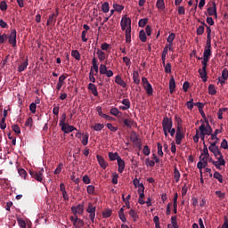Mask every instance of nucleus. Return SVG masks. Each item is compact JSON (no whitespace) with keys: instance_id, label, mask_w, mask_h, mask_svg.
I'll use <instances>...</instances> for the list:
<instances>
[{"instance_id":"f257e3e1","label":"nucleus","mask_w":228,"mask_h":228,"mask_svg":"<svg viewBox=\"0 0 228 228\" xmlns=\"http://www.w3.org/2000/svg\"><path fill=\"white\" fill-rule=\"evenodd\" d=\"M121 30L125 31V41L131 43V19L124 17L121 20Z\"/></svg>"},{"instance_id":"f03ea898","label":"nucleus","mask_w":228,"mask_h":228,"mask_svg":"<svg viewBox=\"0 0 228 228\" xmlns=\"http://www.w3.org/2000/svg\"><path fill=\"white\" fill-rule=\"evenodd\" d=\"M29 175H30V177L37 180V183H44V179H43L44 168H41L37 171L30 170Z\"/></svg>"},{"instance_id":"7ed1b4c3","label":"nucleus","mask_w":228,"mask_h":228,"mask_svg":"<svg viewBox=\"0 0 228 228\" xmlns=\"http://www.w3.org/2000/svg\"><path fill=\"white\" fill-rule=\"evenodd\" d=\"M205 123L207 124V127L205 124H201L200 126V132H201L202 135H210L213 134V128L209 126L208 120L205 119Z\"/></svg>"},{"instance_id":"20e7f679","label":"nucleus","mask_w":228,"mask_h":228,"mask_svg":"<svg viewBox=\"0 0 228 228\" xmlns=\"http://www.w3.org/2000/svg\"><path fill=\"white\" fill-rule=\"evenodd\" d=\"M142 84L143 85L144 91H146V94H148V96H151L153 94L152 85L149 83L146 77H142Z\"/></svg>"},{"instance_id":"39448f33","label":"nucleus","mask_w":228,"mask_h":228,"mask_svg":"<svg viewBox=\"0 0 228 228\" xmlns=\"http://www.w3.org/2000/svg\"><path fill=\"white\" fill-rule=\"evenodd\" d=\"M162 127H163V133L165 134L167 130L174 129L172 128L173 127L172 118H169L167 117L163 118Z\"/></svg>"},{"instance_id":"423d86ee","label":"nucleus","mask_w":228,"mask_h":228,"mask_svg":"<svg viewBox=\"0 0 228 228\" xmlns=\"http://www.w3.org/2000/svg\"><path fill=\"white\" fill-rule=\"evenodd\" d=\"M7 40L12 47H17V31L15 29L11 30L10 36H7Z\"/></svg>"},{"instance_id":"0eeeda50","label":"nucleus","mask_w":228,"mask_h":228,"mask_svg":"<svg viewBox=\"0 0 228 228\" xmlns=\"http://www.w3.org/2000/svg\"><path fill=\"white\" fill-rule=\"evenodd\" d=\"M86 211L89 214L88 217L90 218L91 223L94 224L95 207L93 205V203H88L87 209Z\"/></svg>"},{"instance_id":"6e6552de","label":"nucleus","mask_w":228,"mask_h":228,"mask_svg":"<svg viewBox=\"0 0 228 228\" xmlns=\"http://www.w3.org/2000/svg\"><path fill=\"white\" fill-rule=\"evenodd\" d=\"M85 211V205L84 204H78L77 206L71 207V213L73 215H83V212Z\"/></svg>"},{"instance_id":"1a4fd4ad","label":"nucleus","mask_w":228,"mask_h":228,"mask_svg":"<svg viewBox=\"0 0 228 228\" xmlns=\"http://www.w3.org/2000/svg\"><path fill=\"white\" fill-rule=\"evenodd\" d=\"M59 126H61V130L64 134L72 133L73 131L77 130L75 126H73L72 125H69V124L59 125Z\"/></svg>"},{"instance_id":"9d476101","label":"nucleus","mask_w":228,"mask_h":228,"mask_svg":"<svg viewBox=\"0 0 228 228\" xmlns=\"http://www.w3.org/2000/svg\"><path fill=\"white\" fill-rule=\"evenodd\" d=\"M203 56L205 60H209L211 57V43H206Z\"/></svg>"},{"instance_id":"9b49d317","label":"nucleus","mask_w":228,"mask_h":228,"mask_svg":"<svg viewBox=\"0 0 228 228\" xmlns=\"http://www.w3.org/2000/svg\"><path fill=\"white\" fill-rule=\"evenodd\" d=\"M183 138H184V134H183L180 128H177V133H175V144L181 145Z\"/></svg>"},{"instance_id":"f8f14e48","label":"nucleus","mask_w":228,"mask_h":228,"mask_svg":"<svg viewBox=\"0 0 228 228\" xmlns=\"http://www.w3.org/2000/svg\"><path fill=\"white\" fill-rule=\"evenodd\" d=\"M96 158H97L98 165H100V167H102L103 170H106L107 167H109V164L106 162L104 158H102L100 155H97Z\"/></svg>"},{"instance_id":"ddd939ff","label":"nucleus","mask_w":228,"mask_h":228,"mask_svg":"<svg viewBox=\"0 0 228 228\" xmlns=\"http://www.w3.org/2000/svg\"><path fill=\"white\" fill-rule=\"evenodd\" d=\"M218 161H213L212 165L216 167V169L221 170V166H225V160L221 157L217 158Z\"/></svg>"},{"instance_id":"4468645a","label":"nucleus","mask_w":228,"mask_h":228,"mask_svg":"<svg viewBox=\"0 0 228 228\" xmlns=\"http://www.w3.org/2000/svg\"><path fill=\"white\" fill-rule=\"evenodd\" d=\"M65 80H66L65 75H61V77H59L58 84L56 85V91L58 92L61 91V86L65 85Z\"/></svg>"},{"instance_id":"2eb2a0df","label":"nucleus","mask_w":228,"mask_h":228,"mask_svg":"<svg viewBox=\"0 0 228 228\" xmlns=\"http://www.w3.org/2000/svg\"><path fill=\"white\" fill-rule=\"evenodd\" d=\"M57 14L52 13L46 21V26H55Z\"/></svg>"},{"instance_id":"dca6fc26","label":"nucleus","mask_w":228,"mask_h":228,"mask_svg":"<svg viewBox=\"0 0 228 228\" xmlns=\"http://www.w3.org/2000/svg\"><path fill=\"white\" fill-rule=\"evenodd\" d=\"M87 89L90 90L91 94H93V95H94L95 97L99 96V93L97 92V86H95L94 84H88Z\"/></svg>"},{"instance_id":"f3484780","label":"nucleus","mask_w":228,"mask_h":228,"mask_svg":"<svg viewBox=\"0 0 228 228\" xmlns=\"http://www.w3.org/2000/svg\"><path fill=\"white\" fill-rule=\"evenodd\" d=\"M118 162V173L122 174L126 168V161L123 159L117 160Z\"/></svg>"},{"instance_id":"a211bd4d","label":"nucleus","mask_w":228,"mask_h":228,"mask_svg":"<svg viewBox=\"0 0 228 228\" xmlns=\"http://www.w3.org/2000/svg\"><path fill=\"white\" fill-rule=\"evenodd\" d=\"M108 158H110V161H119V160H122L121 157H119L118 153L115 152V153H112V152H110L108 153Z\"/></svg>"},{"instance_id":"6ab92c4d","label":"nucleus","mask_w":228,"mask_h":228,"mask_svg":"<svg viewBox=\"0 0 228 228\" xmlns=\"http://www.w3.org/2000/svg\"><path fill=\"white\" fill-rule=\"evenodd\" d=\"M91 63L93 64V66H91L90 70H94L95 74L99 73V65L97 64V59L93 58Z\"/></svg>"},{"instance_id":"aec40b11","label":"nucleus","mask_w":228,"mask_h":228,"mask_svg":"<svg viewBox=\"0 0 228 228\" xmlns=\"http://www.w3.org/2000/svg\"><path fill=\"white\" fill-rule=\"evenodd\" d=\"M118 216L119 217V220H121L122 223L126 224V215L124 214V207L118 211Z\"/></svg>"},{"instance_id":"412c9836","label":"nucleus","mask_w":228,"mask_h":228,"mask_svg":"<svg viewBox=\"0 0 228 228\" xmlns=\"http://www.w3.org/2000/svg\"><path fill=\"white\" fill-rule=\"evenodd\" d=\"M115 83H117L118 86H121L122 88H126V83L124 80H122V78H121V77H119V75L115 77Z\"/></svg>"},{"instance_id":"4be33fe9","label":"nucleus","mask_w":228,"mask_h":228,"mask_svg":"<svg viewBox=\"0 0 228 228\" xmlns=\"http://www.w3.org/2000/svg\"><path fill=\"white\" fill-rule=\"evenodd\" d=\"M207 69H198V73L200 74L201 79H202V82L206 83L207 82Z\"/></svg>"},{"instance_id":"5701e85b","label":"nucleus","mask_w":228,"mask_h":228,"mask_svg":"<svg viewBox=\"0 0 228 228\" xmlns=\"http://www.w3.org/2000/svg\"><path fill=\"white\" fill-rule=\"evenodd\" d=\"M27 67H28V59H25V61L18 67V72H24Z\"/></svg>"},{"instance_id":"b1692460","label":"nucleus","mask_w":228,"mask_h":228,"mask_svg":"<svg viewBox=\"0 0 228 228\" xmlns=\"http://www.w3.org/2000/svg\"><path fill=\"white\" fill-rule=\"evenodd\" d=\"M96 54L98 56V60H100V61H104L107 59L106 53L102 52L100 49H97Z\"/></svg>"},{"instance_id":"393cba45","label":"nucleus","mask_w":228,"mask_h":228,"mask_svg":"<svg viewBox=\"0 0 228 228\" xmlns=\"http://www.w3.org/2000/svg\"><path fill=\"white\" fill-rule=\"evenodd\" d=\"M173 177L175 178V183H178L180 181V172L179 169H177L176 167H175L174 172H173Z\"/></svg>"},{"instance_id":"a878e982","label":"nucleus","mask_w":228,"mask_h":228,"mask_svg":"<svg viewBox=\"0 0 228 228\" xmlns=\"http://www.w3.org/2000/svg\"><path fill=\"white\" fill-rule=\"evenodd\" d=\"M207 12H208L209 16H216V4H213L212 7H209L207 9Z\"/></svg>"},{"instance_id":"bb28decb","label":"nucleus","mask_w":228,"mask_h":228,"mask_svg":"<svg viewBox=\"0 0 228 228\" xmlns=\"http://www.w3.org/2000/svg\"><path fill=\"white\" fill-rule=\"evenodd\" d=\"M168 89L170 90V94H173V92H175V80L174 77L170 78V81L168 83Z\"/></svg>"},{"instance_id":"cd10ccee","label":"nucleus","mask_w":228,"mask_h":228,"mask_svg":"<svg viewBox=\"0 0 228 228\" xmlns=\"http://www.w3.org/2000/svg\"><path fill=\"white\" fill-rule=\"evenodd\" d=\"M200 23H201V26L198 27L197 28L198 36H201L204 33V28L208 27L204 21H200Z\"/></svg>"},{"instance_id":"c85d7f7f","label":"nucleus","mask_w":228,"mask_h":228,"mask_svg":"<svg viewBox=\"0 0 228 228\" xmlns=\"http://www.w3.org/2000/svg\"><path fill=\"white\" fill-rule=\"evenodd\" d=\"M208 150H209V151H211L212 153L220 151L218 146L216 145V142H210Z\"/></svg>"},{"instance_id":"c756f323","label":"nucleus","mask_w":228,"mask_h":228,"mask_svg":"<svg viewBox=\"0 0 228 228\" xmlns=\"http://www.w3.org/2000/svg\"><path fill=\"white\" fill-rule=\"evenodd\" d=\"M98 116L102 117L104 119L114 120V118H112V117H110L107 114L102 113V108L98 109Z\"/></svg>"},{"instance_id":"7c9ffc66","label":"nucleus","mask_w":228,"mask_h":228,"mask_svg":"<svg viewBox=\"0 0 228 228\" xmlns=\"http://www.w3.org/2000/svg\"><path fill=\"white\" fill-rule=\"evenodd\" d=\"M177 193L175 194V198H173V213L177 214Z\"/></svg>"},{"instance_id":"2f4dec72","label":"nucleus","mask_w":228,"mask_h":228,"mask_svg":"<svg viewBox=\"0 0 228 228\" xmlns=\"http://www.w3.org/2000/svg\"><path fill=\"white\" fill-rule=\"evenodd\" d=\"M129 216L132 217L134 222H136L139 219V216L136 214V211L134 209L129 210Z\"/></svg>"},{"instance_id":"473e14b6","label":"nucleus","mask_w":228,"mask_h":228,"mask_svg":"<svg viewBox=\"0 0 228 228\" xmlns=\"http://www.w3.org/2000/svg\"><path fill=\"white\" fill-rule=\"evenodd\" d=\"M213 177L218 180L219 183H224L223 175L219 174L218 171H216V173H214Z\"/></svg>"},{"instance_id":"72a5a7b5","label":"nucleus","mask_w":228,"mask_h":228,"mask_svg":"<svg viewBox=\"0 0 228 228\" xmlns=\"http://www.w3.org/2000/svg\"><path fill=\"white\" fill-rule=\"evenodd\" d=\"M228 111V108H221L218 110V112L216 115L218 116V119L221 120L223 119V114Z\"/></svg>"},{"instance_id":"f704fd0d","label":"nucleus","mask_w":228,"mask_h":228,"mask_svg":"<svg viewBox=\"0 0 228 228\" xmlns=\"http://www.w3.org/2000/svg\"><path fill=\"white\" fill-rule=\"evenodd\" d=\"M102 11L104 13H109L110 12L109 2H104V4H102Z\"/></svg>"},{"instance_id":"c9c22d12","label":"nucleus","mask_w":228,"mask_h":228,"mask_svg":"<svg viewBox=\"0 0 228 228\" xmlns=\"http://www.w3.org/2000/svg\"><path fill=\"white\" fill-rule=\"evenodd\" d=\"M73 226H75V228H83L85 227V222L83 220H77L73 223Z\"/></svg>"},{"instance_id":"e433bc0d","label":"nucleus","mask_w":228,"mask_h":228,"mask_svg":"<svg viewBox=\"0 0 228 228\" xmlns=\"http://www.w3.org/2000/svg\"><path fill=\"white\" fill-rule=\"evenodd\" d=\"M177 133L175 128L167 129L166 130V133H164L165 136L167 137L170 134V136L173 137Z\"/></svg>"},{"instance_id":"4c0bfd02","label":"nucleus","mask_w":228,"mask_h":228,"mask_svg":"<svg viewBox=\"0 0 228 228\" xmlns=\"http://www.w3.org/2000/svg\"><path fill=\"white\" fill-rule=\"evenodd\" d=\"M132 78L134 79V83L136 85H139L141 80L139 79V74L138 71H134Z\"/></svg>"},{"instance_id":"58836bf2","label":"nucleus","mask_w":228,"mask_h":228,"mask_svg":"<svg viewBox=\"0 0 228 228\" xmlns=\"http://www.w3.org/2000/svg\"><path fill=\"white\" fill-rule=\"evenodd\" d=\"M110 113L114 117H118V115H122L121 111H119L118 108H112L110 110Z\"/></svg>"},{"instance_id":"ea45409f","label":"nucleus","mask_w":228,"mask_h":228,"mask_svg":"<svg viewBox=\"0 0 228 228\" xmlns=\"http://www.w3.org/2000/svg\"><path fill=\"white\" fill-rule=\"evenodd\" d=\"M156 7H158L159 10H165V2L163 0H158V2H156Z\"/></svg>"},{"instance_id":"a19ab883","label":"nucleus","mask_w":228,"mask_h":228,"mask_svg":"<svg viewBox=\"0 0 228 228\" xmlns=\"http://www.w3.org/2000/svg\"><path fill=\"white\" fill-rule=\"evenodd\" d=\"M71 57L75 58L77 61H80V53L77 50L71 51Z\"/></svg>"},{"instance_id":"79ce46f5","label":"nucleus","mask_w":228,"mask_h":228,"mask_svg":"<svg viewBox=\"0 0 228 228\" xmlns=\"http://www.w3.org/2000/svg\"><path fill=\"white\" fill-rule=\"evenodd\" d=\"M146 36H147V34H145V30H141V31L139 32V39H140L142 42H143V43L146 42Z\"/></svg>"},{"instance_id":"37998d69","label":"nucleus","mask_w":228,"mask_h":228,"mask_svg":"<svg viewBox=\"0 0 228 228\" xmlns=\"http://www.w3.org/2000/svg\"><path fill=\"white\" fill-rule=\"evenodd\" d=\"M203 144H204V148L202 149L201 157L204 156V157L209 158L208 149L206 145V142H204Z\"/></svg>"},{"instance_id":"c03bdc74","label":"nucleus","mask_w":228,"mask_h":228,"mask_svg":"<svg viewBox=\"0 0 228 228\" xmlns=\"http://www.w3.org/2000/svg\"><path fill=\"white\" fill-rule=\"evenodd\" d=\"M103 128H104V125H103V124H95V125L93 126V129H94L95 132H101Z\"/></svg>"},{"instance_id":"a18cd8bd","label":"nucleus","mask_w":228,"mask_h":228,"mask_svg":"<svg viewBox=\"0 0 228 228\" xmlns=\"http://www.w3.org/2000/svg\"><path fill=\"white\" fill-rule=\"evenodd\" d=\"M111 215H112L111 209H107V210H104V211L102 212V217L105 218V219L110 217Z\"/></svg>"},{"instance_id":"49530a36","label":"nucleus","mask_w":228,"mask_h":228,"mask_svg":"<svg viewBox=\"0 0 228 228\" xmlns=\"http://www.w3.org/2000/svg\"><path fill=\"white\" fill-rule=\"evenodd\" d=\"M147 23H148L147 18L142 19V20H139L138 26H139V28H145Z\"/></svg>"},{"instance_id":"de8ad7c7","label":"nucleus","mask_w":228,"mask_h":228,"mask_svg":"<svg viewBox=\"0 0 228 228\" xmlns=\"http://www.w3.org/2000/svg\"><path fill=\"white\" fill-rule=\"evenodd\" d=\"M133 125H134V121L131 120V119H124V126L128 127V128H131L133 127Z\"/></svg>"},{"instance_id":"09e8293b","label":"nucleus","mask_w":228,"mask_h":228,"mask_svg":"<svg viewBox=\"0 0 228 228\" xmlns=\"http://www.w3.org/2000/svg\"><path fill=\"white\" fill-rule=\"evenodd\" d=\"M163 67H165V73L166 74H170L172 73V64L167 63L166 65H163Z\"/></svg>"},{"instance_id":"8fccbe9b","label":"nucleus","mask_w":228,"mask_h":228,"mask_svg":"<svg viewBox=\"0 0 228 228\" xmlns=\"http://www.w3.org/2000/svg\"><path fill=\"white\" fill-rule=\"evenodd\" d=\"M131 142H132L133 143H134V145H138V144H139V137H138V135H136V134H132V135H131Z\"/></svg>"},{"instance_id":"3c124183","label":"nucleus","mask_w":228,"mask_h":228,"mask_svg":"<svg viewBox=\"0 0 228 228\" xmlns=\"http://www.w3.org/2000/svg\"><path fill=\"white\" fill-rule=\"evenodd\" d=\"M207 43H211V28L207 26Z\"/></svg>"},{"instance_id":"603ef678","label":"nucleus","mask_w":228,"mask_h":228,"mask_svg":"<svg viewBox=\"0 0 228 228\" xmlns=\"http://www.w3.org/2000/svg\"><path fill=\"white\" fill-rule=\"evenodd\" d=\"M208 94L211 95H216V87L213 85L208 86Z\"/></svg>"},{"instance_id":"864d4df0","label":"nucleus","mask_w":228,"mask_h":228,"mask_svg":"<svg viewBox=\"0 0 228 228\" xmlns=\"http://www.w3.org/2000/svg\"><path fill=\"white\" fill-rule=\"evenodd\" d=\"M12 128L15 134L19 135L20 134H21V130L20 129L19 125H12Z\"/></svg>"},{"instance_id":"5fc2aeb1","label":"nucleus","mask_w":228,"mask_h":228,"mask_svg":"<svg viewBox=\"0 0 228 228\" xmlns=\"http://www.w3.org/2000/svg\"><path fill=\"white\" fill-rule=\"evenodd\" d=\"M113 7H114V11H116L118 12H121L122 10H124V6L120 5L118 4H114Z\"/></svg>"},{"instance_id":"6e6d98bb","label":"nucleus","mask_w":228,"mask_h":228,"mask_svg":"<svg viewBox=\"0 0 228 228\" xmlns=\"http://www.w3.org/2000/svg\"><path fill=\"white\" fill-rule=\"evenodd\" d=\"M107 128H108V130H110V131H111L113 133L118 131V126H112L110 123L107 124Z\"/></svg>"},{"instance_id":"4d7b16f0","label":"nucleus","mask_w":228,"mask_h":228,"mask_svg":"<svg viewBox=\"0 0 228 228\" xmlns=\"http://www.w3.org/2000/svg\"><path fill=\"white\" fill-rule=\"evenodd\" d=\"M88 143V134H86L85 135H83L82 139H81V144H83V146L87 145Z\"/></svg>"},{"instance_id":"13d9d810","label":"nucleus","mask_w":228,"mask_h":228,"mask_svg":"<svg viewBox=\"0 0 228 228\" xmlns=\"http://www.w3.org/2000/svg\"><path fill=\"white\" fill-rule=\"evenodd\" d=\"M145 165L150 167H155V161L154 160H150L149 158L146 159V160L144 161Z\"/></svg>"},{"instance_id":"bf43d9fd","label":"nucleus","mask_w":228,"mask_h":228,"mask_svg":"<svg viewBox=\"0 0 228 228\" xmlns=\"http://www.w3.org/2000/svg\"><path fill=\"white\" fill-rule=\"evenodd\" d=\"M175 33H171L170 35H168L167 41L168 44H173V41H175Z\"/></svg>"},{"instance_id":"052dcab7","label":"nucleus","mask_w":228,"mask_h":228,"mask_svg":"<svg viewBox=\"0 0 228 228\" xmlns=\"http://www.w3.org/2000/svg\"><path fill=\"white\" fill-rule=\"evenodd\" d=\"M0 10L1 12H5L7 10V4L5 3V1L0 2Z\"/></svg>"},{"instance_id":"680f3d73","label":"nucleus","mask_w":228,"mask_h":228,"mask_svg":"<svg viewBox=\"0 0 228 228\" xmlns=\"http://www.w3.org/2000/svg\"><path fill=\"white\" fill-rule=\"evenodd\" d=\"M222 79H228V69H222V77H219Z\"/></svg>"},{"instance_id":"e2e57ef3","label":"nucleus","mask_w":228,"mask_h":228,"mask_svg":"<svg viewBox=\"0 0 228 228\" xmlns=\"http://www.w3.org/2000/svg\"><path fill=\"white\" fill-rule=\"evenodd\" d=\"M94 190H95L94 186L88 185L87 186V193H88V195H94Z\"/></svg>"},{"instance_id":"0e129e2a","label":"nucleus","mask_w":228,"mask_h":228,"mask_svg":"<svg viewBox=\"0 0 228 228\" xmlns=\"http://www.w3.org/2000/svg\"><path fill=\"white\" fill-rule=\"evenodd\" d=\"M18 175L25 179V177L27 176V171H25V169L23 168L18 169Z\"/></svg>"},{"instance_id":"69168bd1","label":"nucleus","mask_w":228,"mask_h":228,"mask_svg":"<svg viewBox=\"0 0 228 228\" xmlns=\"http://www.w3.org/2000/svg\"><path fill=\"white\" fill-rule=\"evenodd\" d=\"M18 225H20V228H27V224H25V221L22 219H18Z\"/></svg>"},{"instance_id":"338daca9","label":"nucleus","mask_w":228,"mask_h":228,"mask_svg":"<svg viewBox=\"0 0 228 228\" xmlns=\"http://www.w3.org/2000/svg\"><path fill=\"white\" fill-rule=\"evenodd\" d=\"M61 168H63V164L61 163V164H59L58 167H57L56 169H54L53 174H54V175H59V174H61Z\"/></svg>"},{"instance_id":"774afa93","label":"nucleus","mask_w":228,"mask_h":228,"mask_svg":"<svg viewBox=\"0 0 228 228\" xmlns=\"http://www.w3.org/2000/svg\"><path fill=\"white\" fill-rule=\"evenodd\" d=\"M222 228H228V217H224V224H222Z\"/></svg>"}]
</instances>
